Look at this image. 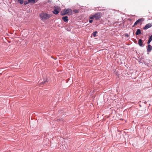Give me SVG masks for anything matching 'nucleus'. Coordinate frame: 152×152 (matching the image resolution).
<instances>
[{"label": "nucleus", "mask_w": 152, "mask_h": 152, "mask_svg": "<svg viewBox=\"0 0 152 152\" xmlns=\"http://www.w3.org/2000/svg\"><path fill=\"white\" fill-rule=\"evenodd\" d=\"M152 50V46L150 45H148L147 48V51L148 52V54H149V53Z\"/></svg>", "instance_id": "423d86ee"}, {"label": "nucleus", "mask_w": 152, "mask_h": 152, "mask_svg": "<svg viewBox=\"0 0 152 152\" xmlns=\"http://www.w3.org/2000/svg\"><path fill=\"white\" fill-rule=\"evenodd\" d=\"M39 16L41 18V20H43L48 19L50 17V15L45 12H42L39 15Z\"/></svg>", "instance_id": "f257e3e1"}, {"label": "nucleus", "mask_w": 152, "mask_h": 152, "mask_svg": "<svg viewBox=\"0 0 152 152\" xmlns=\"http://www.w3.org/2000/svg\"><path fill=\"white\" fill-rule=\"evenodd\" d=\"M93 21V20H90V19L89 20V22L90 23H92Z\"/></svg>", "instance_id": "dca6fc26"}, {"label": "nucleus", "mask_w": 152, "mask_h": 152, "mask_svg": "<svg viewBox=\"0 0 152 152\" xmlns=\"http://www.w3.org/2000/svg\"><path fill=\"white\" fill-rule=\"evenodd\" d=\"M60 9V7L58 6H55L54 10L53 11V13L56 15L58 14Z\"/></svg>", "instance_id": "7ed1b4c3"}, {"label": "nucleus", "mask_w": 152, "mask_h": 152, "mask_svg": "<svg viewBox=\"0 0 152 152\" xmlns=\"http://www.w3.org/2000/svg\"><path fill=\"white\" fill-rule=\"evenodd\" d=\"M152 40V36L150 37L147 42L148 44H149Z\"/></svg>", "instance_id": "f8f14e48"}, {"label": "nucleus", "mask_w": 152, "mask_h": 152, "mask_svg": "<svg viewBox=\"0 0 152 152\" xmlns=\"http://www.w3.org/2000/svg\"><path fill=\"white\" fill-rule=\"evenodd\" d=\"M143 21L142 18H140L137 20L134 23V25L132 27H134V26L136 25L137 24Z\"/></svg>", "instance_id": "39448f33"}, {"label": "nucleus", "mask_w": 152, "mask_h": 152, "mask_svg": "<svg viewBox=\"0 0 152 152\" xmlns=\"http://www.w3.org/2000/svg\"><path fill=\"white\" fill-rule=\"evenodd\" d=\"M52 1V0H48V2H50Z\"/></svg>", "instance_id": "a211bd4d"}, {"label": "nucleus", "mask_w": 152, "mask_h": 152, "mask_svg": "<svg viewBox=\"0 0 152 152\" xmlns=\"http://www.w3.org/2000/svg\"><path fill=\"white\" fill-rule=\"evenodd\" d=\"M74 12H76V11H75H75H74Z\"/></svg>", "instance_id": "aec40b11"}, {"label": "nucleus", "mask_w": 152, "mask_h": 152, "mask_svg": "<svg viewBox=\"0 0 152 152\" xmlns=\"http://www.w3.org/2000/svg\"><path fill=\"white\" fill-rule=\"evenodd\" d=\"M24 4H27V3H26H26H25Z\"/></svg>", "instance_id": "6ab92c4d"}, {"label": "nucleus", "mask_w": 152, "mask_h": 152, "mask_svg": "<svg viewBox=\"0 0 152 152\" xmlns=\"http://www.w3.org/2000/svg\"><path fill=\"white\" fill-rule=\"evenodd\" d=\"M74 12H76V11H75H75H74Z\"/></svg>", "instance_id": "412c9836"}, {"label": "nucleus", "mask_w": 152, "mask_h": 152, "mask_svg": "<svg viewBox=\"0 0 152 152\" xmlns=\"http://www.w3.org/2000/svg\"><path fill=\"white\" fill-rule=\"evenodd\" d=\"M68 17L67 16H65L62 18V19L64 22H67L68 20Z\"/></svg>", "instance_id": "1a4fd4ad"}, {"label": "nucleus", "mask_w": 152, "mask_h": 152, "mask_svg": "<svg viewBox=\"0 0 152 152\" xmlns=\"http://www.w3.org/2000/svg\"><path fill=\"white\" fill-rule=\"evenodd\" d=\"M135 34L136 35H139L141 34V32L140 29H138L136 31Z\"/></svg>", "instance_id": "9d476101"}, {"label": "nucleus", "mask_w": 152, "mask_h": 152, "mask_svg": "<svg viewBox=\"0 0 152 152\" xmlns=\"http://www.w3.org/2000/svg\"><path fill=\"white\" fill-rule=\"evenodd\" d=\"M152 26V24L148 23L143 28L144 29H147Z\"/></svg>", "instance_id": "0eeeda50"}, {"label": "nucleus", "mask_w": 152, "mask_h": 152, "mask_svg": "<svg viewBox=\"0 0 152 152\" xmlns=\"http://www.w3.org/2000/svg\"><path fill=\"white\" fill-rule=\"evenodd\" d=\"M93 15V17H94L95 20H98L101 18L102 15L100 12H98L95 14Z\"/></svg>", "instance_id": "f03ea898"}, {"label": "nucleus", "mask_w": 152, "mask_h": 152, "mask_svg": "<svg viewBox=\"0 0 152 152\" xmlns=\"http://www.w3.org/2000/svg\"><path fill=\"white\" fill-rule=\"evenodd\" d=\"M97 33V32L96 31H95L94 32V33H93L92 34V35L94 36V37H95L96 36V34Z\"/></svg>", "instance_id": "4468645a"}, {"label": "nucleus", "mask_w": 152, "mask_h": 152, "mask_svg": "<svg viewBox=\"0 0 152 152\" xmlns=\"http://www.w3.org/2000/svg\"><path fill=\"white\" fill-rule=\"evenodd\" d=\"M151 66H152V65Z\"/></svg>", "instance_id": "4be33fe9"}, {"label": "nucleus", "mask_w": 152, "mask_h": 152, "mask_svg": "<svg viewBox=\"0 0 152 152\" xmlns=\"http://www.w3.org/2000/svg\"><path fill=\"white\" fill-rule=\"evenodd\" d=\"M72 12V10L71 9H65L64 10L63 13L62 12L61 13V15H64L69 13H71Z\"/></svg>", "instance_id": "20e7f679"}, {"label": "nucleus", "mask_w": 152, "mask_h": 152, "mask_svg": "<svg viewBox=\"0 0 152 152\" xmlns=\"http://www.w3.org/2000/svg\"><path fill=\"white\" fill-rule=\"evenodd\" d=\"M138 43L139 46L140 47H143L144 45L143 44L142 40L141 39H139L138 41Z\"/></svg>", "instance_id": "6e6552de"}, {"label": "nucleus", "mask_w": 152, "mask_h": 152, "mask_svg": "<svg viewBox=\"0 0 152 152\" xmlns=\"http://www.w3.org/2000/svg\"><path fill=\"white\" fill-rule=\"evenodd\" d=\"M36 0H28V3H35L37 2V1H36Z\"/></svg>", "instance_id": "9b49d317"}, {"label": "nucleus", "mask_w": 152, "mask_h": 152, "mask_svg": "<svg viewBox=\"0 0 152 152\" xmlns=\"http://www.w3.org/2000/svg\"><path fill=\"white\" fill-rule=\"evenodd\" d=\"M124 35L126 37H129V35L127 34H124Z\"/></svg>", "instance_id": "f3484780"}, {"label": "nucleus", "mask_w": 152, "mask_h": 152, "mask_svg": "<svg viewBox=\"0 0 152 152\" xmlns=\"http://www.w3.org/2000/svg\"><path fill=\"white\" fill-rule=\"evenodd\" d=\"M16 1H17L21 4H22L23 3V0H16Z\"/></svg>", "instance_id": "ddd939ff"}, {"label": "nucleus", "mask_w": 152, "mask_h": 152, "mask_svg": "<svg viewBox=\"0 0 152 152\" xmlns=\"http://www.w3.org/2000/svg\"><path fill=\"white\" fill-rule=\"evenodd\" d=\"M94 18V17H93V15H92V16H91L90 17V19L93 20V19Z\"/></svg>", "instance_id": "2eb2a0df"}]
</instances>
